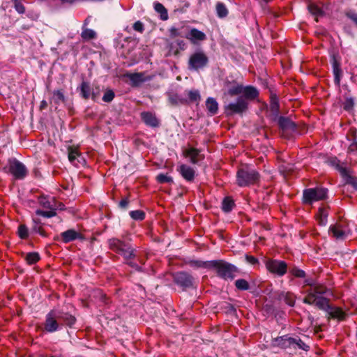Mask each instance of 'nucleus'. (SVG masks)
Segmentation results:
<instances>
[{"instance_id": "ea45409f", "label": "nucleus", "mask_w": 357, "mask_h": 357, "mask_svg": "<svg viewBox=\"0 0 357 357\" xmlns=\"http://www.w3.org/2000/svg\"><path fill=\"white\" fill-rule=\"evenodd\" d=\"M328 212L323 208L319 209V223L320 225L325 226L327 223Z\"/></svg>"}, {"instance_id": "72a5a7b5", "label": "nucleus", "mask_w": 357, "mask_h": 357, "mask_svg": "<svg viewBox=\"0 0 357 357\" xmlns=\"http://www.w3.org/2000/svg\"><path fill=\"white\" fill-rule=\"evenodd\" d=\"M234 206V200L229 197L224 198L222 202V209L225 213L230 212Z\"/></svg>"}, {"instance_id": "9d476101", "label": "nucleus", "mask_w": 357, "mask_h": 357, "mask_svg": "<svg viewBox=\"0 0 357 357\" xmlns=\"http://www.w3.org/2000/svg\"><path fill=\"white\" fill-rule=\"evenodd\" d=\"M173 280L175 284L183 290L195 287V278L187 272L181 271L175 273L173 275Z\"/></svg>"}, {"instance_id": "37998d69", "label": "nucleus", "mask_w": 357, "mask_h": 357, "mask_svg": "<svg viewBox=\"0 0 357 357\" xmlns=\"http://www.w3.org/2000/svg\"><path fill=\"white\" fill-rule=\"evenodd\" d=\"M25 259L29 264H33L40 259V256L37 252H29L26 254Z\"/></svg>"}, {"instance_id": "5fc2aeb1", "label": "nucleus", "mask_w": 357, "mask_h": 357, "mask_svg": "<svg viewBox=\"0 0 357 357\" xmlns=\"http://www.w3.org/2000/svg\"><path fill=\"white\" fill-rule=\"evenodd\" d=\"M15 3V8L16 11L22 14L25 12V8L23 6V4L19 1V0H13Z\"/></svg>"}, {"instance_id": "aec40b11", "label": "nucleus", "mask_w": 357, "mask_h": 357, "mask_svg": "<svg viewBox=\"0 0 357 357\" xmlns=\"http://www.w3.org/2000/svg\"><path fill=\"white\" fill-rule=\"evenodd\" d=\"M258 96L259 91L255 87L252 86H243L241 96H243L248 102L255 99Z\"/></svg>"}, {"instance_id": "7ed1b4c3", "label": "nucleus", "mask_w": 357, "mask_h": 357, "mask_svg": "<svg viewBox=\"0 0 357 357\" xmlns=\"http://www.w3.org/2000/svg\"><path fill=\"white\" fill-rule=\"evenodd\" d=\"M259 174L254 169L245 167L238 170L236 182L240 187L255 184L259 181Z\"/></svg>"}, {"instance_id": "2eb2a0df", "label": "nucleus", "mask_w": 357, "mask_h": 357, "mask_svg": "<svg viewBox=\"0 0 357 357\" xmlns=\"http://www.w3.org/2000/svg\"><path fill=\"white\" fill-rule=\"evenodd\" d=\"M279 127L283 130L295 131L296 125L289 117L280 116L276 119Z\"/></svg>"}, {"instance_id": "a19ab883", "label": "nucleus", "mask_w": 357, "mask_h": 357, "mask_svg": "<svg viewBox=\"0 0 357 357\" xmlns=\"http://www.w3.org/2000/svg\"><path fill=\"white\" fill-rule=\"evenodd\" d=\"M49 210L50 211H43L40 209H37L35 213L37 215L43 216V217L47 218L56 216V209H49Z\"/></svg>"}, {"instance_id": "f8f14e48", "label": "nucleus", "mask_w": 357, "mask_h": 357, "mask_svg": "<svg viewBox=\"0 0 357 357\" xmlns=\"http://www.w3.org/2000/svg\"><path fill=\"white\" fill-rule=\"evenodd\" d=\"M266 267L271 273L282 276L287 273V265L283 261L268 259L266 262Z\"/></svg>"}, {"instance_id": "4be33fe9", "label": "nucleus", "mask_w": 357, "mask_h": 357, "mask_svg": "<svg viewBox=\"0 0 357 357\" xmlns=\"http://www.w3.org/2000/svg\"><path fill=\"white\" fill-rule=\"evenodd\" d=\"M329 232L338 240H343L347 236V232L342 229V226L340 224L331 225L329 228Z\"/></svg>"}, {"instance_id": "3c124183", "label": "nucleus", "mask_w": 357, "mask_h": 357, "mask_svg": "<svg viewBox=\"0 0 357 357\" xmlns=\"http://www.w3.org/2000/svg\"><path fill=\"white\" fill-rule=\"evenodd\" d=\"M114 96L115 94L112 90H107L103 95L102 100L105 102H110L113 100Z\"/></svg>"}, {"instance_id": "0eeeda50", "label": "nucleus", "mask_w": 357, "mask_h": 357, "mask_svg": "<svg viewBox=\"0 0 357 357\" xmlns=\"http://www.w3.org/2000/svg\"><path fill=\"white\" fill-rule=\"evenodd\" d=\"M248 108V102L243 96H239L235 102L225 105V112L227 116L242 114L247 111Z\"/></svg>"}, {"instance_id": "7c9ffc66", "label": "nucleus", "mask_w": 357, "mask_h": 357, "mask_svg": "<svg viewBox=\"0 0 357 357\" xmlns=\"http://www.w3.org/2000/svg\"><path fill=\"white\" fill-rule=\"evenodd\" d=\"M206 107L211 115H215L218 110V103L213 98H208L206 101Z\"/></svg>"}, {"instance_id": "c9c22d12", "label": "nucleus", "mask_w": 357, "mask_h": 357, "mask_svg": "<svg viewBox=\"0 0 357 357\" xmlns=\"http://www.w3.org/2000/svg\"><path fill=\"white\" fill-rule=\"evenodd\" d=\"M80 91L82 96L85 99H88L91 96V87L89 84L86 82H83L80 86Z\"/></svg>"}, {"instance_id": "b1692460", "label": "nucleus", "mask_w": 357, "mask_h": 357, "mask_svg": "<svg viewBox=\"0 0 357 357\" xmlns=\"http://www.w3.org/2000/svg\"><path fill=\"white\" fill-rule=\"evenodd\" d=\"M293 341V337L288 335H283L275 339V344L282 349L292 347Z\"/></svg>"}, {"instance_id": "774afa93", "label": "nucleus", "mask_w": 357, "mask_h": 357, "mask_svg": "<svg viewBox=\"0 0 357 357\" xmlns=\"http://www.w3.org/2000/svg\"><path fill=\"white\" fill-rule=\"evenodd\" d=\"M33 225H40V220L38 218H33Z\"/></svg>"}, {"instance_id": "864d4df0", "label": "nucleus", "mask_w": 357, "mask_h": 357, "mask_svg": "<svg viewBox=\"0 0 357 357\" xmlns=\"http://www.w3.org/2000/svg\"><path fill=\"white\" fill-rule=\"evenodd\" d=\"M345 15L357 26V13L354 10L346 12Z\"/></svg>"}, {"instance_id": "f3484780", "label": "nucleus", "mask_w": 357, "mask_h": 357, "mask_svg": "<svg viewBox=\"0 0 357 357\" xmlns=\"http://www.w3.org/2000/svg\"><path fill=\"white\" fill-rule=\"evenodd\" d=\"M68 157L69 161L76 167H79V165H83L84 162V158L79 154L77 149L70 148L68 149Z\"/></svg>"}, {"instance_id": "4c0bfd02", "label": "nucleus", "mask_w": 357, "mask_h": 357, "mask_svg": "<svg viewBox=\"0 0 357 357\" xmlns=\"http://www.w3.org/2000/svg\"><path fill=\"white\" fill-rule=\"evenodd\" d=\"M308 10L316 17H321L324 15V11L317 5L310 3L308 5Z\"/></svg>"}, {"instance_id": "0e129e2a", "label": "nucleus", "mask_w": 357, "mask_h": 357, "mask_svg": "<svg viewBox=\"0 0 357 357\" xmlns=\"http://www.w3.org/2000/svg\"><path fill=\"white\" fill-rule=\"evenodd\" d=\"M128 264H129L130 266H132V267L135 268L136 270H138V271H139V270H140V267H139L137 264H135V263H133V262H129V263H128Z\"/></svg>"}, {"instance_id": "412c9836", "label": "nucleus", "mask_w": 357, "mask_h": 357, "mask_svg": "<svg viewBox=\"0 0 357 357\" xmlns=\"http://www.w3.org/2000/svg\"><path fill=\"white\" fill-rule=\"evenodd\" d=\"M142 119L146 125L152 128L159 126V121L156 116L151 112H142L141 114Z\"/></svg>"}, {"instance_id": "c756f323", "label": "nucleus", "mask_w": 357, "mask_h": 357, "mask_svg": "<svg viewBox=\"0 0 357 357\" xmlns=\"http://www.w3.org/2000/svg\"><path fill=\"white\" fill-rule=\"evenodd\" d=\"M293 348L300 349L305 351H307L310 349L309 342H307L306 341L301 340L298 336L293 337Z\"/></svg>"}, {"instance_id": "58836bf2", "label": "nucleus", "mask_w": 357, "mask_h": 357, "mask_svg": "<svg viewBox=\"0 0 357 357\" xmlns=\"http://www.w3.org/2000/svg\"><path fill=\"white\" fill-rule=\"evenodd\" d=\"M52 99L56 104L63 103L66 100L64 94L61 90H56L53 92Z\"/></svg>"}, {"instance_id": "bb28decb", "label": "nucleus", "mask_w": 357, "mask_h": 357, "mask_svg": "<svg viewBox=\"0 0 357 357\" xmlns=\"http://www.w3.org/2000/svg\"><path fill=\"white\" fill-rule=\"evenodd\" d=\"M279 109L280 105L278 98L276 97H271L270 103V112L273 121H276V119L280 117Z\"/></svg>"}, {"instance_id": "4468645a", "label": "nucleus", "mask_w": 357, "mask_h": 357, "mask_svg": "<svg viewBox=\"0 0 357 357\" xmlns=\"http://www.w3.org/2000/svg\"><path fill=\"white\" fill-rule=\"evenodd\" d=\"M185 37L193 44H196L198 41L205 40L206 38V36L204 32L195 28L191 29Z\"/></svg>"}, {"instance_id": "ddd939ff", "label": "nucleus", "mask_w": 357, "mask_h": 357, "mask_svg": "<svg viewBox=\"0 0 357 357\" xmlns=\"http://www.w3.org/2000/svg\"><path fill=\"white\" fill-rule=\"evenodd\" d=\"M176 170L186 181H194L196 176L194 168L185 164H181L177 166Z\"/></svg>"}, {"instance_id": "f03ea898", "label": "nucleus", "mask_w": 357, "mask_h": 357, "mask_svg": "<svg viewBox=\"0 0 357 357\" xmlns=\"http://www.w3.org/2000/svg\"><path fill=\"white\" fill-rule=\"evenodd\" d=\"M211 263V268L216 271L217 275L225 280H234L238 272L236 266L223 260H212Z\"/></svg>"}, {"instance_id": "c03bdc74", "label": "nucleus", "mask_w": 357, "mask_h": 357, "mask_svg": "<svg viewBox=\"0 0 357 357\" xmlns=\"http://www.w3.org/2000/svg\"><path fill=\"white\" fill-rule=\"evenodd\" d=\"M280 172L282 174H289L294 169V165L289 162H283L279 166Z\"/></svg>"}, {"instance_id": "9b49d317", "label": "nucleus", "mask_w": 357, "mask_h": 357, "mask_svg": "<svg viewBox=\"0 0 357 357\" xmlns=\"http://www.w3.org/2000/svg\"><path fill=\"white\" fill-rule=\"evenodd\" d=\"M9 172L17 179H23L28 172L25 165L16 159L9 161Z\"/></svg>"}, {"instance_id": "680f3d73", "label": "nucleus", "mask_w": 357, "mask_h": 357, "mask_svg": "<svg viewBox=\"0 0 357 357\" xmlns=\"http://www.w3.org/2000/svg\"><path fill=\"white\" fill-rule=\"evenodd\" d=\"M128 200L126 198V199H123L120 202H119V207L121 208H126L128 205Z\"/></svg>"}, {"instance_id": "79ce46f5", "label": "nucleus", "mask_w": 357, "mask_h": 357, "mask_svg": "<svg viewBox=\"0 0 357 357\" xmlns=\"http://www.w3.org/2000/svg\"><path fill=\"white\" fill-rule=\"evenodd\" d=\"M235 286L238 290L241 291H245L250 289L249 283L244 279H238L236 280Z\"/></svg>"}, {"instance_id": "e433bc0d", "label": "nucleus", "mask_w": 357, "mask_h": 357, "mask_svg": "<svg viewBox=\"0 0 357 357\" xmlns=\"http://www.w3.org/2000/svg\"><path fill=\"white\" fill-rule=\"evenodd\" d=\"M81 36L84 40H89L95 38L96 33L92 29L83 27Z\"/></svg>"}, {"instance_id": "39448f33", "label": "nucleus", "mask_w": 357, "mask_h": 357, "mask_svg": "<svg viewBox=\"0 0 357 357\" xmlns=\"http://www.w3.org/2000/svg\"><path fill=\"white\" fill-rule=\"evenodd\" d=\"M108 243L111 250L122 255L126 259L135 257L134 250L129 243L116 238L109 239Z\"/></svg>"}, {"instance_id": "c85d7f7f", "label": "nucleus", "mask_w": 357, "mask_h": 357, "mask_svg": "<svg viewBox=\"0 0 357 357\" xmlns=\"http://www.w3.org/2000/svg\"><path fill=\"white\" fill-rule=\"evenodd\" d=\"M278 299L280 301H284L286 304L293 307L295 304V296L292 293L281 291L278 294Z\"/></svg>"}, {"instance_id": "de8ad7c7", "label": "nucleus", "mask_w": 357, "mask_h": 357, "mask_svg": "<svg viewBox=\"0 0 357 357\" xmlns=\"http://www.w3.org/2000/svg\"><path fill=\"white\" fill-rule=\"evenodd\" d=\"M243 86L242 84H237L228 90V93L230 96H236L242 94Z\"/></svg>"}, {"instance_id": "cd10ccee", "label": "nucleus", "mask_w": 357, "mask_h": 357, "mask_svg": "<svg viewBox=\"0 0 357 357\" xmlns=\"http://www.w3.org/2000/svg\"><path fill=\"white\" fill-rule=\"evenodd\" d=\"M168 100L172 105H184L188 103L187 98L177 94L169 93Z\"/></svg>"}, {"instance_id": "bf43d9fd", "label": "nucleus", "mask_w": 357, "mask_h": 357, "mask_svg": "<svg viewBox=\"0 0 357 357\" xmlns=\"http://www.w3.org/2000/svg\"><path fill=\"white\" fill-rule=\"evenodd\" d=\"M245 260L248 263L252 265L257 264L259 262L258 259L256 257L248 255H245Z\"/></svg>"}, {"instance_id": "e2e57ef3", "label": "nucleus", "mask_w": 357, "mask_h": 357, "mask_svg": "<svg viewBox=\"0 0 357 357\" xmlns=\"http://www.w3.org/2000/svg\"><path fill=\"white\" fill-rule=\"evenodd\" d=\"M331 164L332 165H333L334 167H335V168L337 169V165H339L340 166H342L340 164V161L337 160L336 158H334L331 160Z\"/></svg>"}, {"instance_id": "a878e982", "label": "nucleus", "mask_w": 357, "mask_h": 357, "mask_svg": "<svg viewBox=\"0 0 357 357\" xmlns=\"http://www.w3.org/2000/svg\"><path fill=\"white\" fill-rule=\"evenodd\" d=\"M127 77L129 78L132 82V85L134 86H137L148 80V79L145 78L144 74L142 73H130L128 74Z\"/></svg>"}, {"instance_id": "4d7b16f0", "label": "nucleus", "mask_w": 357, "mask_h": 357, "mask_svg": "<svg viewBox=\"0 0 357 357\" xmlns=\"http://www.w3.org/2000/svg\"><path fill=\"white\" fill-rule=\"evenodd\" d=\"M133 29L134 30L142 33L144 31V24L140 21H137L133 24Z\"/></svg>"}, {"instance_id": "dca6fc26", "label": "nucleus", "mask_w": 357, "mask_h": 357, "mask_svg": "<svg viewBox=\"0 0 357 357\" xmlns=\"http://www.w3.org/2000/svg\"><path fill=\"white\" fill-rule=\"evenodd\" d=\"M39 204L46 209H57L56 201L54 197L41 195L38 197Z\"/></svg>"}, {"instance_id": "423d86ee", "label": "nucleus", "mask_w": 357, "mask_h": 357, "mask_svg": "<svg viewBox=\"0 0 357 357\" xmlns=\"http://www.w3.org/2000/svg\"><path fill=\"white\" fill-rule=\"evenodd\" d=\"M328 190L323 188H308L303 191V200L305 204H312L314 202L323 200L326 198Z\"/></svg>"}, {"instance_id": "6e6552de", "label": "nucleus", "mask_w": 357, "mask_h": 357, "mask_svg": "<svg viewBox=\"0 0 357 357\" xmlns=\"http://www.w3.org/2000/svg\"><path fill=\"white\" fill-rule=\"evenodd\" d=\"M208 58L203 51H197L193 53L188 60V69L198 70L207 66Z\"/></svg>"}, {"instance_id": "69168bd1", "label": "nucleus", "mask_w": 357, "mask_h": 357, "mask_svg": "<svg viewBox=\"0 0 357 357\" xmlns=\"http://www.w3.org/2000/svg\"><path fill=\"white\" fill-rule=\"evenodd\" d=\"M56 204H57V209H59V210H64L65 208V206L63 203L61 202H56Z\"/></svg>"}, {"instance_id": "2f4dec72", "label": "nucleus", "mask_w": 357, "mask_h": 357, "mask_svg": "<svg viewBox=\"0 0 357 357\" xmlns=\"http://www.w3.org/2000/svg\"><path fill=\"white\" fill-rule=\"evenodd\" d=\"M185 95L188 96V100L189 102H199L201 99V96L198 90H190L185 91Z\"/></svg>"}, {"instance_id": "49530a36", "label": "nucleus", "mask_w": 357, "mask_h": 357, "mask_svg": "<svg viewBox=\"0 0 357 357\" xmlns=\"http://www.w3.org/2000/svg\"><path fill=\"white\" fill-rule=\"evenodd\" d=\"M211 261H190V265L192 266H195V267H202V268H211Z\"/></svg>"}, {"instance_id": "13d9d810", "label": "nucleus", "mask_w": 357, "mask_h": 357, "mask_svg": "<svg viewBox=\"0 0 357 357\" xmlns=\"http://www.w3.org/2000/svg\"><path fill=\"white\" fill-rule=\"evenodd\" d=\"M32 231L35 233L40 234L41 236H45V231L43 230L40 225H33L32 227Z\"/></svg>"}, {"instance_id": "603ef678", "label": "nucleus", "mask_w": 357, "mask_h": 357, "mask_svg": "<svg viewBox=\"0 0 357 357\" xmlns=\"http://www.w3.org/2000/svg\"><path fill=\"white\" fill-rule=\"evenodd\" d=\"M354 105V100L352 98H346L344 102V109L346 111H350L353 109Z\"/></svg>"}, {"instance_id": "a18cd8bd", "label": "nucleus", "mask_w": 357, "mask_h": 357, "mask_svg": "<svg viewBox=\"0 0 357 357\" xmlns=\"http://www.w3.org/2000/svg\"><path fill=\"white\" fill-rule=\"evenodd\" d=\"M130 217L135 220H142L145 218V213L142 211L136 210L130 212Z\"/></svg>"}, {"instance_id": "5701e85b", "label": "nucleus", "mask_w": 357, "mask_h": 357, "mask_svg": "<svg viewBox=\"0 0 357 357\" xmlns=\"http://www.w3.org/2000/svg\"><path fill=\"white\" fill-rule=\"evenodd\" d=\"M62 241L65 243L75 239L82 238V235L74 229H68L61 234Z\"/></svg>"}, {"instance_id": "473e14b6", "label": "nucleus", "mask_w": 357, "mask_h": 357, "mask_svg": "<svg viewBox=\"0 0 357 357\" xmlns=\"http://www.w3.org/2000/svg\"><path fill=\"white\" fill-rule=\"evenodd\" d=\"M216 13L218 17H226L229 13L226 6L222 2H218L215 6Z\"/></svg>"}, {"instance_id": "09e8293b", "label": "nucleus", "mask_w": 357, "mask_h": 357, "mask_svg": "<svg viewBox=\"0 0 357 357\" xmlns=\"http://www.w3.org/2000/svg\"><path fill=\"white\" fill-rule=\"evenodd\" d=\"M18 235L20 238L24 239L28 237V228L24 225H20L18 227Z\"/></svg>"}, {"instance_id": "6e6d98bb", "label": "nucleus", "mask_w": 357, "mask_h": 357, "mask_svg": "<svg viewBox=\"0 0 357 357\" xmlns=\"http://www.w3.org/2000/svg\"><path fill=\"white\" fill-rule=\"evenodd\" d=\"M291 273L295 277H297V278H302L305 276V273L303 270H301V269H298L296 268H294L291 271Z\"/></svg>"}, {"instance_id": "20e7f679", "label": "nucleus", "mask_w": 357, "mask_h": 357, "mask_svg": "<svg viewBox=\"0 0 357 357\" xmlns=\"http://www.w3.org/2000/svg\"><path fill=\"white\" fill-rule=\"evenodd\" d=\"M306 293L307 295L303 298V302L308 305H314L316 306L319 300L327 299L322 296V295H329L331 294L329 289L320 284H314Z\"/></svg>"}, {"instance_id": "338daca9", "label": "nucleus", "mask_w": 357, "mask_h": 357, "mask_svg": "<svg viewBox=\"0 0 357 357\" xmlns=\"http://www.w3.org/2000/svg\"><path fill=\"white\" fill-rule=\"evenodd\" d=\"M91 98H92V99L93 100H95L97 98L98 96V93H96L94 91L91 92Z\"/></svg>"}, {"instance_id": "052dcab7", "label": "nucleus", "mask_w": 357, "mask_h": 357, "mask_svg": "<svg viewBox=\"0 0 357 357\" xmlns=\"http://www.w3.org/2000/svg\"><path fill=\"white\" fill-rule=\"evenodd\" d=\"M169 33H170V36L172 38H175L176 36H180V33H179L178 29L175 27H172L169 29Z\"/></svg>"}, {"instance_id": "a211bd4d", "label": "nucleus", "mask_w": 357, "mask_h": 357, "mask_svg": "<svg viewBox=\"0 0 357 357\" xmlns=\"http://www.w3.org/2000/svg\"><path fill=\"white\" fill-rule=\"evenodd\" d=\"M337 170L340 172L341 175L345 178L346 183L353 186L354 188L357 190V178L352 176L349 174L348 169L342 166L337 165Z\"/></svg>"}, {"instance_id": "f704fd0d", "label": "nucleus", "mask_w": 357, "mask_h": 357, "mask_svg": "<svg viewBox=\"0 0 357 357\" xmlns=\"http://www.w3.org/2000/svg\"><path fill=\"white\" fill-rule=\"evenodd\" d=\"M154 8L156 12L160 14V18L162 20H167L168 19V14L167 9L160 3H155Z\"/></svg>"}, {"instance_id": "1a4fd4ad", "label": "nucleus", "mask_w": 357, "mask_h": 357, "mask_svg": "<svg viewBox=\"0 0 357 357\" xmlns=\"http://www.w3.org/2000/svg\"><path fill=\"white\" fill-rule=\"evenodd\" d=\"M328 301V299H320L317 303V307L326 311L331 318L344 319L345 313L340 308L330 305Z\"/></svg>"}, {"instance_id": "6ab92c4d", "label": "nucleus", "mask_w": 357, "mask_h": 357, "mask_svg": "<svg viewBox=\"0 0 357 357\" xmlns=\"http://www.w3.org/2000/svg\"><path fill=\"white\" fill-rule=\"evenodd\" d=\"M185 156L190 158L192 164H197L204 157L200 154V151L195 148H190L185 151Z\"/></svg>"}, {"instance_id": "393cba45", "label": "nucleus", "mask_w": 357, "mask_h": 357, "mask_svg": "<svg viewBox=\"0 0 357 357\" xmlns=\"http://www.w3.org/2000/svg\"><path fill=\"white\" fill-rule=\"evenodd\" d=\"M333 72L334 74V82L337 86H340V79L342 76V70L340 68V63L337 59L333 57L332 61Z\"/></svg>"}, {"instance_id": "8fccbe9b", "label": "nucleus", "mask_w": 357, "mask_h": 357, "mask_svg": "<svg viewBox=\"0 0 357 357\" xmlns=\"http://www.w3.org/2000/svg\"><path fill=\"white\" fill-rule=\"evenodd\" d=\"M157 181L160 183H172L173 178L172 177L169 176L167 174H160L157 176Z\"/></svg>"}, {"instance_id": "f257e3e1", "label": "nucleus", "mask_w": 357, "mask_h": 357, "mask_svg": "<svg viewBox=\"0 0 357 357\" xmlns=\"http://www.w3.org/2000/svg\"><path fill=\"white\" fill-rule=\"evenodd\" d=\"M58 321H63L66 325L71 327L75 324L76 319L68 312L54 308L51 310L45 317L44 329L48 333L56 332L59 329Z\"/></svg>"}]
</instances>
